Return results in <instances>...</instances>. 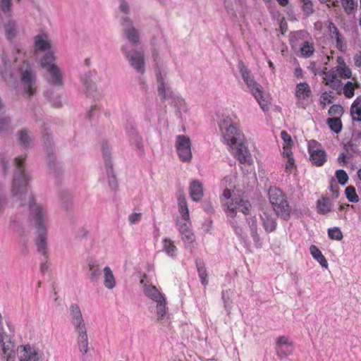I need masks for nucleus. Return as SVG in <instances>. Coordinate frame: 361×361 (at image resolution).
I'll list each match as a JSON object with an SVG mask.
<instances>
[{
	"instance_id": "39",
	"label": "nucleus",
	"mask_w": 361,
	"mask_h": 361,
	"mask_svg": "<svg viewBox=\"0 0 361 361\" xmlns=\"http://www.w3.org/2000/svg\"><path fill=\"white\" fill-rule=\"evenodd\" d=\"M331 210V204L329 199L322 198L317 201V211L319 214H325Z\"/></svg>"
},
{
	"instance_id": "60",
	"label": "nucleus",
	"mask_w": 361,
	"mask_h": 361,
	"mask_svg": "<svg viewBox=\"0 0 361 361\" xmlns=\"http://www.w3.org/2000/svg\"><path fill=\"white\" fill-rule=\"evenodd\" d=\"M142 214L141 213L134 212L128 216V221L130 224L134 225L139 223L142 219Z\"/></svg>"
},
{
	"instance_id": "47",
	"label": "nucleus",
	"mask_w": 361,
	"mask_h": 361,
	"mask_svg": "<svg viewBox=\"0 0 361 361\" xmlns=\"http://www.w3.org/2000/svg\"><path fill=\"white\" fill-rule=\"evenodd\" d=\"M329 237L332 240H341L343 238L341 231L338 227H334L328 229Z\"/></svg>"
},
{
	"instance_id": "64",
	"label": "nucleus",
	"mask_w": 361,
	"mask_h": 361,
	"mask_svg": "<svg viewBox=\"0 0 361 361\" xmlns=\"http://www.w3.org/2000/svg\"><path fill=\"white\" fill-rule=\"evenodd\" d=\"M119 10L123 13V16H128L130 13V6L128 3L125 1H122L119 5Z\"/></svg>"
},
{
	"instance_id": "15",
	"label": "nucleus",
	"mask_w": 361,
	"mask_h": 361,
	"mask_svg": "<svg viewBox=\"0 0 361 361\" xmlns=\"http://www.w3.org/2000/svg\"><path fill=\"white\" fill-rule=\"evenodd\" d=\"M190 220H177L176 228L179 231L181 239L185 243H192L195 240V235L191 230Z\"/></svg>"
},
{
	"instance_id": "55",
	"label": "nucleus",
	"mask_w": 361,
	"mask_h": 361,
	"mask_svg": "<svg viewBox=\"0 0 361 361\" xmlns=\"http://www.w3.org/2000/svg\"><path fill=\"white\" fill-rule=\"evenodd\" d=\"M197 271L199 277L200 278V281L202 285L204 286L207 285L208 280H207V274L206 271V269L204 267H197Z\"/></svg>"
},
{
	"instance_id": "1",
	"label": "nucleus",
	"mask_w": 361,
	"mask_h": 361,
	"mask_svg": "<svg viewBox=\"0 0 361 361\" xmlns=\"http://www.w3.org/2000/svg\"><path fill=\"white\" fill-rule=\"evenodd\" d=\"M25 157H19L15 159L16 171L11 184V195L19 200L22 206H27L37 229L47 228L48 213L46 207L37 203L36 197L30 190L32 180L30 174L23 168Z\"/></svg>"
},
{
	"instance_id": "52",
	"label": "nucleus",
	"mask_w": 361,
	"mask_h": 361,
	"mask_svg": "<svg viewBox=\"0 0 361 361\" xmlns=\"http://www.w3.org/2000/svg\"><path fill=\"white\" fill-rule=\"evenodd\" d=\"M353 157V152H349V154L346 152H341L337 158V161L341 166H344L346 164L347 161Z\"/></svg>"
},
{
	"instance_id": "35",
	"label": "nucleus",
	"mask_w": 361,
	"mask_h": 361,
	"mask_svg": "<svg viewBox=\"0 0 361 361\" xmlns=\"http://www.w3.org/2000/svg\"><path fill=\"white\" fill-rule=\"evenodd\" d=\"M12 0H0V19L4 20V16L6 18L12 11Z\"/></svg>"
},
{
	"instance_id": "31",
	"label": "nucleus",
	"mask_w": 361,
	"mask_h": 361,
	"mask_svg": "<svg viewBox=\"0 0 361 361\" xmlns=\"http://www.w3.org/2000/svg\"><path fill=\"white\" fill-rule=\"evenodd\" d=\"M350 111L353 121L361 122V97H357L353 101Z\"/></svg>"
},
{
	"instance_id": "57",
	"label": "nucleus",
	"mask_w": 361,
	"mask_h": 361,
	"mask_svg": "<svg viewBox=\"0 0 361 361\" xmlns=\"http://www.w3.org/2000/svg\"><path fill=\"white\" fill-rule=\"evenodd\" d=\"M108 182L109 186L112 189H115L117 187V182L115 175L114 174L111 168L107 169Z\"/></svg>"
},
{
	"instance_id": "5",
	"label": "nucleus",
	"mask_w": 361,
	"mask_h": 361,
	"mask_svg": "<svg viewBox=\"0 0 361 361\" xmlns=\"http://www.w3.org/2000/svg\"><path fill=\"white\" fill-rule=\"evenodd\" d=\"M268 195L276 215L283 220H288L290 218L291 207L284 193L278 188L271 187Z\"/></svg>"
},
{
	"instance_id": "7",
	"label": "nucleus",
	"mask_w": 361,
	"mask_h": 361,
	"mask_svg": "<svg viewBox=\"0 0 361 361\" xmlns=\"http://www.w3.org/2000/svg\"><path fill=\"white\" fill-rule=\"evenodd\" d=\"M56 56L54 51L47 52L39 60V65L49 78V81L54 85L63 84V73L56 63Z\"/></svg>"
},
{
	"instance_id": "16",
	"label": "nucleus",
	"mask_w": 361,
	"mask_h": 361,
	"mask_svg": "<svg viewBox=\"0 0 361 361\" xmlns=\"http://www.w3.org/2000/svg\"><path fill=\"white\" fill-rule=\"evenodd\" d=\"M21 80L25 92L29 96L33 95L36 91L35 73L30 68L25 69Z\"/></svg>"
},
{
	"instance_id": "25",
	"label": "nucleus",
	"mask_w": 361,
	"mask_h": 361,
	"mask_svg": "<svg viewBox=\"0 0 361 361\" xmlns=\"http://www.w3.org/2000/svg\"><path fill=\"white\" fill-rule=\"evenodd\" d=\"M190 195L192 200L195 202H199L203 197L202 185L197 180H194L190 185Z\"/></svg>"
},
{
	"instance_id": "3",
	"label": "nucleus",
	"mask_w": 361,
	"mask_h": 361,
	"mask_svg": "<svg viewBox=\"0 0 361 361\" xmlns=\"http://www.w3.org/2000/svg\"><path fill=\"white\" fill-rule=\"evenodd\" d=\"M221 202L224 207V212L228 216L234 218L237 212L240 211L244 214H247L250 210V202L243 196L232 193L228 189H225L222 193Z\"/></svg>"
},
{
	"instance_id": "44",
	"label": "nucleus",
	"mask_w": 361,
	"mask_h": 361,
	"mask_svg": "<svg viewBox=\"0 0 361 361\" xmlns=\"http://www.w3.org/2000/svg\"><path fill=\"white\" fill-rule=\"evenodd\" d=\"M342 6L347 14L354 13L356 8V2L354 0H341Z\"/></svg>"
},
{
	"instance_id": "51",
	"label": "nucleus",
	"mask_w": 361,
	"mask_h": 361,
	"mask_svg": "<svg viewBox=\"0 0 361 361\" xmlns=\"http://www.w3.org/2000/svg\"><path fill=\"white\" fill-rule=\"evenodd\" d=\"M47 95L54 107L59 108L62 106L63 102L60 96L58 94H54L53 93H51L50 95L48 94Z\"/></svg>"
},
{
	"instance_id": "29",
	"label": "nucleus",
	"mask_w": 361,
	"mask_h": 361,
	"mask_svg": "<svg viewBox=\"0 0 361 361\" xmlns=\"http://www.w3.org/2000/svg\"><path fill=\"white\" fill-rule=\"evenodd\" d=\"M33 141L32 133L27 129H22L18 133V142L25 147L31 146Z\"/></svg>"
},
{
	"instance_id": "4",
	"label": "nucleus",
	"mask_w": 361,
	"mask_h": 361,
	"mask_svg": "<svg viewBox=\"0 0 361 361\" xmlns=\"http://www.w3.org/2000/svg\"><path fill=\"white\" fill-rule=\"evenodd\" d=\"M152 56L154 60V68L158 84L157 90L159 95L161 98L164 99L174 97L176 94L167 82V72L164 66L161 62V57L159 51L157 49H154L152 51Z\"/></svg>"
},
{
	"instance_id": "62",
	"label": "nucleus",
	"mask_w": 361,
	"mask_h": 361,
	"mask_svg": "<svg viewBox=\"0 0 361 361\" xmlns=\"http://www.w3.org/2000/svg\"><path fill=\"white\" fill-rule=\"evenodd\" d=\"M235 8L230 6L228 2H227V4L226 6L228 12L232 13L233 15H235V11H238V8H240L242 6V5L244 2V0H235Z\"/></svg>"
},
{
	"instance_id": "24",
	"label": "nucleus",
	"mask_w": 361,
	"mask_h": 361,
	"mask_svg": "<svg viewBox=\"0 0 361 361\" xmlns=\"http://www.w3.org/2000/svg\"><path fill=\"white\" fill-rule=\"evenodd\" d=\"M37 237L36 239V245L38 252L45 255L47 253V228L37 229Z\"/></svg>"
},
{
	"instance_id": "30",
	"label": "nucleus",
	"mask_w": 361,
	"mask_h": 361,
	"mask_svg": "<svg viewBox=\"0 0 361 361\" xmlns=\"http://www.w3.org/2000/svg\"><path fill=\"white\" fill-rule=\"evenodd\" d=\"M162 250L169 257L174 258L177 255L178 249L173 242L169 238L162 239Z\"/></svg>"
},
{
	"instance_id": "23",
	"label": "nucleus",
	"mask_w": 361,
	"mask_h": 361,
	"mask_svg": "<svg viewBox=\"0 0 361 361\" xmlns=\"http://www.w3.org/2000/svg\"><path fill=\"white\" fill-rule=\"evenodd\" d=\"M103 284L108 290L114 289L116 286V280L111 269L106 266L103 269Z\"/></svg>"
},
{
	"instance_id": "46",
	"label": "nucleus",
	"mask_w": 361,
	"mask_h": 361,
	"mask_svg": "<svg viewBox=\"0 0 361 361\" xmlns=\"http://www.w3.org/2000/svg\"><path fill=\"white\" fill-rule=\"evenodd\" d=\"M328 114L333 118H339L343 114V108L341 105L334 104L329 109Z\"/></svg>"
},
{
	"instance_id": "53",
	"label": "nucleus",
	"mask_w": 361,
	"mask_h": 361,
	"mask_svg": "<svg viewBox=\"0 0 361 361\" xmlns=\"http://www.w3.org/2000/svg\"><path fill=\"white\" fill-rule=\"evenodd\" d=\"M11 128L10 119L7 117L0 118V133H4Z\"/></svg>"
},
{
	"instance_id": "19",
	"label": "nucleus",
	"mask_w": 361,
	"mask_h": 361,
	"mask_svg": "<svg viewBox=\"0 0 361 361\" xmlns=\"http://www.w3.org/2000/svg\"><path fill=\"white\" fill-rule=\"evenodd\" d=\"M312 94L310 85L307 82H300L296 85L295 95L297 98L298 105L305 108L304 101L308 99Z\"/></svg>"
},
{
	"instance_id": "43",
	"label": "nucleus",
	"mask_w": 361,
	"mask_h": 361,
	"mask_svg": "<svg viewBox=\"0 0 361 361\" xmlns=\"http://www.w3.org/2000/svg\"><path fill=\"white\" fill-rule=\"evenodd\" d=\"M345 193L348 200L350 202L356 203L359 201V197L356 193L353 186H348L345 190Z\"/></svg>"
},
{
	"instance_id": "58",
	"label": "nucleus",
	"mask_w": 361,
	"mask_h": 361,
	"mask_svg": "<svg viewBox=\"0 0 361 361\" xmlns=\"http://www.w3.org/2000/svg\"><path fill=\"white\" fill-rule=\"evenodd\" d=\"M302 9L304 13L307 16H310V14L313 13L314 8L312 1L310 0H302Z\"/></svg>"
},
{
	"instance_id": "32",
	"label": "nucleus",
	"mask_w": 361,
	"mask_h": 361,
	"mask_svg": "<svg viewBox=\"0 0 361 361\" xmlns=\"http://www.w3.org/2000/svg\"><path fill=\"white\" fill-rule=\"evenodd\" d=\"M263 226L268 233L273 232L276 228V219L268 212H264L262 215Z\"/></svg>"
},
{
	"instance_id": "14",
	"label": "nucleus",
	"mask_w": 361,
	"mask_h": 361,
	"mask_svg": "<svg viewBox=\"0 0 361 361\" xmlns=\"http://www.w3.org/2000/svg\"><path fill=\"white\" fill-rule=\"evenodd\" d=\"M293 342L285 336H281L277 338L276 342V351L277 356L280 359H283L288 355H290L293 352Z\"/></svg>"
},
{
	"instance_id": "63",
	"label": "nucleus",
	"mask_w": 361,
	"mask_h": 361,
	"mask_svg": "<svg viewBox=\"0 0 361 361\" xmlns=\"http://www.w3.org/2000/svg\"><path fill=\"white\" fill-rule=\"evenodd\" d=\"M292 147L293 146H283V149L281 152L282 159H288L289 157H293Z\"/></svg>"
},
{
	"instance_id": "59",
	"label": "nucleus",
	"mask_w": 361,
	"mask_h": 361,
	"mask_svg": "<svg viewBox=\"0 0 361 361\" xmlns=\"http://www.w3.org/2000/svg\"><path fill=\"white\" fill-rule=\"evenodd\" d=\"M6 197L4 192V187L0 183V214L4 212V208L6 205Z\"/></svg>"
},
{
	"instance_id": "49",
	"label": "nucleus",
	"mask_w": 361,
	"mask_h": 361,
	"mask_svg": "<svg viewBox=\"0 0 361 361\" xmlns=\"http://www.w3.org/2000/svg\"><path fill=\"white\" fill-rule=\"evenodd\" d=\"M1 63L0 71L1 75L4 76L11 65V60L6 55L4 54L1 57Z\"/></svg>"
},
{
	"instance_id": "9",
	"label": "nucleus",
	"mask_w": 361,
	"mask_h": 361,
	"mask_svg": "<svg viewBox=\"0 0 361 361\" xmlns=\"http://www.w3.org/2000/svg\"><path fill=\"white\" fill-rule=\"evenodd\" d=\"M10 333L7 332L4 326L3 318L0 314V346L2 350V357L6 361H14L15 344L13 342V333L9 328Z\"/></svg>"
},
{
	"instance_id": "28",
	"label": "nucleus",
	"mask_w": 361,
	"mask_h": 361,
	"mask_svg": "<svg viewBox=\"0 0 361 361\" xmlns=\"http://www.w3.org/2000/svg\"><path fill=\"white\" fill-rule=\"evenodd\" d=\"M178 211L180 216L177 220H190L189 209L184 195H180L178 197Z\"/></svg>"
},
{
	"instance_id": "8",
	"label": "nucleus",
	"mask_w": 361,
	"mask_h": 361,
	"mask_svg": "<svg viewBox=\"0 0 361 361\" xmlns=\"http://www.w3.org/2000/svg\"><path fill=\"white\" fill-rule=\"evenodd\" d=\"M121 52L125 55L131 67L137 73L143 74L145 71V58L142 51L132 47L126 43L121 46Z\"/></svg>"
},
{
	"instance_id": "27",
	"label": "nucleus",
	"mask_w": 361,
	"mask_h": 361,
	"mask_svg": "<svg viewBox=\"0 0 361 361\" xmlns=\"http://www.w3.org/2000/svg\"><path fill=\"white\" fill-rule=\"evenodd\" d=\"M155 303L154 312L155 314L156 318L158 321H162L165 319L167 314V307H166V298L163 299L160 301H157Z\"/></svg>"
},
{
	"instance_id": "2",
	"label": "nucleus",
	"mask_w": 361,
	"mask_h": 361,
	"mask_svg": "<svg viewBox=\"0 0 361 361\" xmlns=\"http://www.w3.org/2000/svg\"><path fill=\"white\" fill-rule=\"evenodd\" d=\"M238 120L235 115H223L219 121V126L224 143L229 147L240 141H245L243 134L238 129Z\"/></svg>"
},
{
	"instance_id": "45",
	"label": "nucleus",
	"mask_w": 361,
	"mask_h": 361,
	"mask_svg": "<svg viewBox=\"0 0 361 361\" xmlns=\"http://www.w3.org/2000/svg\"><path fill=\"white\" fill-rule=\"evenodd\" d=\"M72 322L77 334H82L87 332L85 324L83 317L74 319Z\"/></svg>"
},
{
	"instance_id": "12",
	"label": "nucleus",
	"mask_w": 361,
	"mask_h": 361,
	"mask_svg": "<svg viewBox=\"0 0 361 361\" xmlns=\"http://www.w3.org/2000/svg\"><path fill=\"white\" fill-rule=\"evenodd\" d=\"M176 147L179 158L183 161H190L192 159L191 142L188 137L178 135Z\"/></svg>"
},
{
	"instance_id": "61",
	"label": "nucleus",
	"mask_w": 361,
	"mask_h": 361,
	"mask_svg": "<svg viewBox=\"0 0 361 361\" xmlns=\"http://www.w3.org/2000/svg\"><path fill=\"white\" fill-rule=\"evenodd\" d=\"M249 224H250V228L251 230V235L253 238V240L256 243H259L260 238H259V235L257 231L256 223L255 221H252V223L249 222Z\"/></svg>"
},
{
	"instance_id": "33",
	"label": "nucleus",
	"mask_w": 361,
	"mask_h": 361,
	"mask_svg": "<svg viewBox=\"0 0 361 361\" xmlns=\"http://www.w3.org/2000/svg\"><path fill=\"white\" fill-rule=\"evenodd\" d=\"M338 78L337 73L335 71V67L329 70L328 72L324 73V80L326 85L331 87L337 85H341V82L337 78Z\"/></svg>"
},
{
	"instance_id": "37",
	"label": "nucleus",
	"mask_w": 361,
	"mask_h": 361,
	"mask_svg": "<svg viewBox=\"0 0 361 361\" xmlns=\"http://www.w3.org/2000/svg\"><path fill=\"white\" fill-rule=\"evenodd\" d=\"M282 166L284 167L285 172L287 175L293 173L297 170L294 157H289L288 159H282Z\"/></svg>"
},
{
	"instance_id": "40",
	"label": "nucleus",
	"mask_w": 361,
	"mask_h": 361,
	"mask_svg": "<svg viewBox=\"0 0 361 361\" xmlns=\"http://www.w3.org/2000/svg\"><path fill=\"white\" fill-rule=\"evenodd\" d=\"M335 71L337 73L338 78L343 79H349L352 76L351 70L345 64L336 66Z\"/></svg>"
},
{
	"instance_id": "56",
	"label": "nucleus",
	"mask_w": 361,
	"mask_h": 361,
	"mask_svg": "<svg viewBox=\"0 0 361 361\" xmlns=\"http://www.w3.org/2000/svg\"><path fill=\"white\" fill-rule=\"evenodd\" d=\"M281 137L283 140V146H293L292 138L286 131L281 132Z\"/></svg>"
},
{
	"instance_id": "13",
	"label": "nucleus",
	"mask_w": 361,
	"mask_h": 361,
	"mask_svg": "<svg viewBox=\"0 0 361 361\" xmlns=\"http://www.w3.org/2000/svg\"><path fill=\"white\" fill-rule=\"evenodd\" d=\"M235 157L243 164L251 165L253 163L252 155L245 146L244 141H240L238 144L230 147Z\"/></svg>"
},
{
	"instance_id": "38",
	"label": "nucleus",
	"mask_w": 361,
	"mask_h": 361,
	"mask_svg": "<svg viewBox=\"0 0 361 361\" xmlns=\"http://www.w3.org/2000/svg\"><path fill=\"white\" fill-rule=\"evenodd\" d=\"M359 87L357 82L348 81L343 86V92L346 98H352L355 95V88Z\"/></svg>"
},
{
	"instance_id": "22",
	"label": "nucleus",
	"mask_w": 361,
	"mask_h": 361,
	"mask_svg": "<svg viewBox=\"0 0 361 361\" xmlns=\"http://www.w3.org/2000/svg\"><path fill=\"white\" fill-rule=\"evenodd\" d=\"M20 352V361H38L39 357L37 350L29 345L21 346Z\"/></svg>"
},
{
	"instance_id": "6",
	"label": "nucleus",
	"mask_w": 361,
	"mask_h": 361,
	"mask_svg": "<svg viewBox=\"0 0 361 361\" xmlns=\"http://www.w3.org/2000/svg\"><path fill=\"white\" fill-rule=\"evenodd\" d=\"M238 68L244 82L254 95L261 109L264 111L268 110L269 102L264 97L262 86L255 82L250 72L243 63L238 64Z\"/></svg>"
},
{
	"instance_id": "21",
	"label": "nucleus",
	"mask_w": 361,
	"mask_h": 361,
	"mask_svg": "<svg viewBox=\"0 0 361 361\" xmlns=\"http://www.w3.org/2000/svg\"><path fill=\"white\" fill-rule=\"evenodd\" d=\"M145 295L154 302L165 299V295L155 286L150 284L143 285Z\"/></svg>"
},
{
	"instance_id": "11",
	"label": "nucleus",
	"mask_w": 361,
	"mask_h": 361,
	"mask_svg": "<svg viewBox=\"0 0 361 361\" xmlns=\"http://www.w3.org/2000/svg\"><path fill=\"white\" fill-rule=\"evenodd\" d=\"M319 145L317 141L310 140L308 142V152L312 164L317 166H322L326 163L327 155L326 152L320 148Z\"/></svg>"
},
{
	"instance_id": "20",
	"label": "nucleus",
	"mask_w": 361,
	"mask_h": 361,
	"mask_svg": "<svg viewBox=\"0 0 361 361\" xmlns=\"http://www.w3.org/2000/svg\"><path fill=\"white\" fill-rule=\"evenodd\" d=\"M327 23L330 37L331 39L335 40L336 47L341 51H345L346 49V45L343 37L341 35L338 28L332 22H327Z\"/></svg>"
},
{
	"instance_id": "18",
	"label": "nucleus",
	"mask_w": 361,
	"mask_h": 361,
	"mask_svg": "<svg viewBox=\"0 0 361 361\" xmlns=\"http://www.w3.org/2000/svg\"><path fill=\"white\" fill-rule=\"evenodd\" d=\"M87 276L91 282H97L102 274L101 265L98 259L90 257L87 262Z\"/></svg>"
},
{
	"instance_id": "10",
	"label": "nucleus",
	"mask_w": 361,
	"mask_h": 361,
	"mask_svg": "<svg viewBox=\"0 0 361 361\" xmlns=\"http://www.w3.org/2000/svg\"><path fill=\"white\" fill-rule=\"evenodd\" d=\"M120 23L123 37L130 45H138L140 43L139 30L135 27L133 20L129 16H121Z\"/></svg>"
},
{
	"instance_id": "41",
	"label": "nucleus",
	"mask_w": 361,
	"mask_h": 361,
	"mask_svg": "<svg viewBox=\"0 0 361 361\" xmlns=\"http://www.w3.org/2000/svg\"><path fill=\"white\" fill-rule=\"evenodd\" d=\"M300 54L302 57L309 58L314 52V47L312 43L305 42L300 47Z\"/></svg>"
},
{
	"instance_id": "50",
	"label": "nucleus",
	"mask_w": 361,
	"mask_h": 361,
	"mask_svg": "<svg viewBox=\"0 0 361 361\" xmlns=\"http://www.w3.org/2000/svg\"><path fill=\"white\" fill-rule=\"evenodd\" d=\"M335 175L338 182L342 185H345L348 180V176L347 173L343 169L337 170Z\"/></svg>"
},
{
	"instance_id": "26",
	"label": "nucleus",
	"mask_w": 361,
	"mask_h": 361,
	"mask_svg": "<svg viewBox=\"0 0 361 361\" xmlns=\"http://www.w3.org/2000/svg\"><path fill=\"white\" fill-rule=\"evenodd\" d=\"M6 35L8 38L15 37L17 30V25L15 20L11 18V14L8 15L7 18L4 16V20H1Z\"/></svg>"
},
{
	"instance_id": "42",
	"label": "nucleus",
	"mask_w": 361,
	"mask_h": 361,
	"mask_svg": "<svg viewBox=\"0 0 361 361\" xmlns=\"http://www.w3.org/2000/svg\"><path fill=\"white\" fill-rule=\"evenodd\" d=\"M329 128L336 133H338L342 129V123L339 118H331L327 120Z\"/></svg>"
},
{
	"instance_id": "17",
	"label": "nucleus",
	"mask_w": 361,
	"mask_h": 361,
	"mask_svg": "<svg viewBox=\"0 0 361 361\" xmlns=\"http://www.w3.org/2000/svg\"><path fill=\"white\" fill-rule=\"evenodd\" d=\"M34 45L37 51H53L52 42L47 32H40L34 37Z\"/></svg>"
},
{
	"instance_id": "54",
	"label": "nucleus",
	"mask_w": 361,
	"mask_h": 361,
	"mask_svg": "<svg viewBox=\"0 0 361 361\" xmlns=\"http://www.w3.org/2000/svg\"><path fill=\"white\" fill-rule=\"evenodd\" d=\"M334 98V93L331 92H324L321 97V104H322L324 106H326V104H329L332 102V99Z\"/></svg>"
},
{
	"instance_id": "36",
	"label": "nucleus",
	"mask_w": 361,
	"mask_h": 361,
	"mask_svg": "<svg viewBox=\"0 0 361 361\" xmlns=\"http://www.w3.org/2000/svg\"><path fill=\"white\" fill-rule=\"evenodd\" d=\"M77 343L80 351L82 354H86L88 351V338L87 332L78 334Z\"/></svg>"
},
{
	"instance_id": "48",
	"label": "nucleus",
	"mask_w": 361,
	"mask_h": 361,
	"mask_svg": "<svg viewBox=\"0 0 361 361\" xmlns=\"http://www.w3.org/2000/svg\"><path fill=\"white\" fill-rule=\"evenodd\" d=\"M71 321L82 317L80 307L76 304H72L69 308Z\"/></svg>"
},
{
	"instance_id": "34",
	"label": "nucleus",
	"mask_w": 361,
	"mask_h": 361,
	"mask_svg": "<svg viewBox=\"0 0 361 361\" xmlns=\"http://www.w3.org/2000/svg\"><path fill=\"white\" fill-rule=\"evenodd\" d=\"M310 252L312 257L316 259L320 265L324 268H328V262L322 255V252L315 245H311L310 247Z\"/></svg>"
}]
</instances>
